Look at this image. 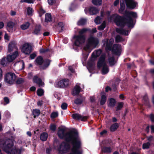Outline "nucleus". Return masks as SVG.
<instances>
[{
    "instance_id": "nucleus-62",
    "label": "nucleus",
    "mask_w": 154,
    "mask_h": 154,
    "mask_svg": "<svg viewBox=\"0 0 154 154\" xmlns=\"http://www.w3.org/2000/svg\"><path fill=\"white\" fill-rule=\"evenodd\" d=\"M143 100L147 102L148 101V98L147 95H145L143 98Z\"/></svg>"
},
{
    "instance_id": "nucleus-17",
    "label": "nucleus",
    "mask_w": 154,
    "mask_h": 154,
    "mask_svg": "<svg viewBox=\"0 0 154 154\" xmlns=\"http://www.w3.org/2000/svg\"><path fill=\"white\" fill-rule=\"evenodd\" d=\"M72 117L74 119L81 121H85L87 118L86 116H83L77 113L73 114Z\"/></svg>"
},
{
    "instance_id": "nucleus-6",
    "label": "nucleus",
    "mask_w": 154,
    "mask_h": 154,
    "mask_svg": "<svg viewBox=\"0 0 154 154\" xmlns=\"http://www.w3.org/2000/svg\"><path fill=\"white\" fill-rule=\"evenodd\" d=\"M72 147L71 149L72 152L67 154H82V150L80 149L81 143L80 140L72 142Z\"/></svg>"
},
{
    "instance_id": "nucleus-60",
    "label": "nucleus",
    "mask_w": 154,
    "mask_h": 154,
    "mask_svg": "<svg viewBox=\"0 0 154 154\" xmlns=\"http://www.w3.org/2000/svg\"><path fill=\"white\" fill-rule=\"evenodd\" d=\"M150 118L152 122H154V115L151 114L150 116Z\"/></svg>"
},
{
    "instance_id": "nucleus-64",
    "label": "nucleus",
    "mask_w": 154,
    "mask_h": 154,
    "mask_svg": "<svg viewBox=\"0 0 154 154\" xmlns=\"http://www.w3.org/2000/svg\"><path fill=\"white\" fill-rule=\"evenodd\" d=\"M119 3V0H116L114 3V5L115 6H117Z\"/></svg>"
},
{
    "instance_id": "nucleus-34",
    "label": "nucleus",
    "mask_w": 154,
    "mask_h": 154,
    "mask_svg": "<svg viewBox=\"0 0 154 154\" xmlns=\"http://www.w3.org/2000/svg\"><path fill=\"white\" fill-rule=\"evenodd\" d=\"M108 61L110 66H112L114 65L116 63L115 61V59L114 57H112L109 58Z\"/></svg>"
},
{
    "instance_id": "nucleus-23",
    "label": "nucleus",
    "mask_w": 154,
    "mask_h": 154,
    "mask_svg": "<svg viewBox=\"0 0 154 154\" xmlns=\"http://www.w3.org/2000/svg\"><path fill=\"white\" fill-rule=\"evenodd\" d=\"M99 12V10L96 8L91 7L89 9V12L91 15H94Z\"/></svg>"
},
{
    "instance_id": "nucleus-21",
    "label": "nucleus",
    "mask_w": 154,
    "mask_h": 154,
    "mask_svg": "<svg viewBox=\"0 0 154 154\" xmlns=\"http://www.w3.org/2000/svg\"><path fill=\"white\" fill-rule=\"evenodd\" d=\"M14 23L12 22H9L8 23L7 28L8 32H12L15 30V29L14 28Z\"/></svg>"
},
{
    "instance_id": "nucleus-22",
    "label": "nucleus",
    "mask_w": 154,
    "mask_h": 154,
    "mask_svg": "<svg viewBox=\"0 0 154 154\" xmlns=\"http://www.w3.org/2000/svg\"><path fill=\"white\" fill-rule=\"evenodd\" d=\"M101 98L100 100V105L104 104L106 101V93L104 92L101 93Z\"/></svg>"
},
{
    "instance_id": "nucleus-36",
    "label": "nucleus",
    "mask_w": 154,
    "mask_h": 154,
    "mask_svg": "<svg viewBox=\"0 0 154 154\" xmlns=\"http://www.w3.org/2000/svg\"><path fill=\"white\" fill-rule=\"evenodd\" d=\"M92 3L94 5L97 6H99L101 5L102 0H92Z\"/></svg>"
},
{
    "instance_id": "nucleus-43",
    "label": "nucleus",
    "mask_w": 154,
    "mask_h": 154,
    "mask_svg": "<svg viewBox=\"0 0 154 154\" xmlns=\"http://www.w3.org/2000/svg\"><path fill=\"white\" fill-rule=\"evenodd\" d=\"M102 19L100 17L97 16L94 20V21L97 24H99L102 21Z\"/></svg>"
},
{
    "instance_id": "nucleus-39",
    "label": "nucleus",
    "mask_w": 154,
    "mask_h": 154,
    "mask_svg": "<svg viewBox=\"0 0 154 154\" xmlns=\"http://www.w3.org/2000/svg\"><path fill=\"white\" fill-rule=\"evenodd\" d=\"M51 60H46L45 62L44 66L43 67V69H45L47 67L50 65Z\"/></svg>"
},
{
    "instance_id": "nucleus-31",
    "label": "nucleus",
    "mask_w": 154,
    "mask_h": 154,
    "mask_svg": "<svg viewBox=\"0 0 154 154\" xmlns=\"http://www.w3.org/2000/svg\"><path fill=\"white\" fill-rule=\"evenodd\" d=\"M48 135L47 133L43 132L40 135V139L43 141H46L48 138Z\"/></svg>"
},
{
    "instance_id": "nucleus-55",
    "label": "nucleus",
    "mask_w": 154,
    "mask_h": 154,
    "mask_svg": "<svg viewBox=\"0 0 154 154\" xmlns=\"http://www.w3.org/2000/svg\"><path fill=\"white\" fill-rule=\"evenodd\" d=\"M50 129L53 131H54L56 129V126L55 125H51L50 126Z\"/></svg>"
},
{
    "instance_id": "nucleus-59",
    "label": "nucleus",
    "mask_w": 154,
    "mask_h": 154,
    "mask_svg": "<svg viewBox=\"0 0 154 154\" xmlns=\"http://www.w3.org/2000/svg\"><path fill=\"white\" fill-rule=\"evenodd\" d=\"M4 100L6 103V104H8L9 102V99L7 97H6L4 98Z\"/></svg>"
},
{
    "instance_id": "nucleus-48",
    "label": "nucleus",
    "mask_w": 154,
    "mask_h": 154,
    "mask_svg": "<svg viewBox=\"0 0 154 154\" xmlns=\"http://www.w3.org/2000/svg\"><path fill=\"white\" fill-rule=\"evenodd\" d=\"M0 62L1 64L4 66L6 64L8 61L5 60V58L4 57L2 59Z\"/></svg>"
},
{
    "instance_id": "nucleus-28",
    "label": "nucleus",
    "mask_w": 154,
    "mask_h": 154,
    "mask_svg": "<svg viewBox=\"0 0 154 154\" xmlns=\"http://www.w3.org/2000/svg\"><path fill=\"white\" fill-rule=\"evenodd\" d=\"M102 151L105 153H110L112 151V149L109 147H104L102 148Z\"/></svg>"
},
{
    "instance_id": "nucleus-13",
    "label": "nucleus",
    "mask_w": 154,
    "mask_h": 154,
    "mask_svg": "<svg viewBox=\"0 0 154 154\" xmlns=\"http://www.w3.org/2000/svg\"><path fill=\"white\" fill-rule=\"evenodd\" d=\"M32 47L28 43H25L23 45L21 48V51L26 54H29L31 52Z\"/></svg>"
},
{
    "instance_id": "nucleus-63",
    "label": "nucleus",
    "mask_w": 154,
    "mask_h": 154,
    "mask_svg": "<svg viewBox=\"0 0 154 154\" xmlns=\"http://www.w3.org/2000/svg\"><path fill=\"white\" fill-rule=\"evenodd\" d=\"M4 38L5 39L7 40L8 41L9 40V36L7 34L5 33L4 36Z\"/></svg>"
},
{
    "instance_id": "nucleus-58",
    "label": "nucleus",
    "mask_w": 154,
    "mask_h": 154,
    "mask_svg": "<svg viewBox=\"0 0 154 154\" xmlns=\"http://www.w3.org/2000/svg\"><path fill=\"white\" fill-rule=\"evenodd\" d=\"M36 56V55L35 54L33 53L30 55V57L31 59H33L35 58Z\"/></svg>"
},
{
    "instance_id": "nucleus-18",
    "label": "nucleus",
    "mask_w": 154,
    "mask_h": 154,
    "mask_svg": "<svg viewBox=\"0 0 154 154\" xmlns=\"http://www.w3.org/2000/svg\"><path fill=\"white\" fill-rule=\"evenodd\" d=\"M116 31L119 34L125 35H128L130 32L128 30H125L122 28H116Z\"/></svg>"
},
{
    "instance_id": "nucleus-12",
    "label": "nucleus",
    "mask_w": 154,
    "mask_h": 154,
    "mask_svg": "<svg viewBox=\"0 0 154 154\" xmlns=\"http://www.w3.org/2000/svg\"><path fill=\"white\" fill-rule=\"evenodd\" d=\"M69 83V81L68 79H64L57 82L55 85L56 87L61 88L67 86Z\"/></svg>"
},
{
    "instance_id": "nucleus-3",
    "label": "nucleus",
    "mask_w": 154,
    "mask_h": 154,
    "mask_svg": "<svg viewBox=\"0 0 154 154\" xmlns=\"http://www.w3.org/2000/svg\"><path fill=\"white\" fill-rule=\"evenodd\" d=\"M113 16H115L114 21L117 26L123 27L126 25L128 27H133V20L131 17L124 18L116 14L112 15L111 17Z\"/></svg>"
},
{
    "instance_id": "nucleus-20",
    "label": "nucleus",
    "mask_w": 154,
    "mask_h": 154,
    "mask_svg": "<svg viewBox=\"0 0 154 154\" xmlns=\"http://www.w3.org/2000/svg\"><path fill=\"white\" fill-rule=\"evenodd\" d=\"M80 84L77 83L75 86L72 92V94L73 95L78 94L80 91V87L79 86Z\"/></svg>"
},
{
    "instance_id": "nucleus-42",
    "label": "nucleus",
    "mask_w": 154,
    "mask_h": 154,
    "mask_svg": "<svg viewBox=\"0 0 154 154\" xmlns=\"http://www.w3.org/2000/svg\"><path fill=\"white\" fill-rule=\"evenodd\" d=\"M37 93L38 96H41L43 94L44 91L42 89H39L37 90Z\"/></svg>"
},
{
    "instance_id": "nucleus-49",
    "label": "nucleus",
    "mask_w": 154,
    "mask_h": 154,
    "mask_svg": "<svg viewBox=\"0 0 154 154\" xmlns=\"http://www.w3.org/2000/svg\"><path fill=\"white\" fill-rule=\"evenodd\" d=\"M24 82V80L23 78H20L17 79L16 81V83L17 84H21Z\"/></svg>"
},
{
    "instance_id": "nucleus-61",
    "label": "nucleus",
    "mask_w": 154,
    "mask_h": 154,
    "mask_svg": "<svg viewBox=\"0 0 154 154\" xmlns=\"http://www.w3.org/2000/svg\"><path fill=\"white\" fill-rule=\"evenodd\" d=\"M68 70L70 71L71 73H73L74 72V70L72 68L71 66H69Z\"/></svg>"
},
{
    "instance_id": "nucleus-14",
    "label": "nucleus",
    "mask_w": 154,
    "mask_h": 154,
    "mask_svg": "<svg viewBox=\"0 0 154 154\" xmlns=\"http://www.w3.org/2000/svg\"><path fill=\"white\" fill-rule=\"evenodd\" d=\"M8 51L10 53L12 51H14L13 53H18V49L16 46V44L14 42H10L8 47Z\"/></svg>"
},
{
    "instance_id": "nucleus-33",
    "label": "nucleus",
    "mask_w": 154,
    "mask_h": 154,
    "mask_svg": "<svg viewBox=\"0 0 154 154\" xmlns=\"http://www.w3.org/2000/svg\"><path fill=\"white\" fill-rule=\"evenodd\" d=\"M51 20V14L47 13L45 15V21L46 22H50Z\"/></svg>"
},
{
    "instance_id": "nucleus-8",
    "label": "nucleus",
    "mask_w": 154,
    "mask_h": 154,
    "mask_svg": "<svg viewBox=\"0 0 154 154\" xmlns=\"http://www.w3.org/2000/svg\"><path fill=\"white\" fill-rule=\"evenodd\" d=\"M70 147L69 144L63 142L61 143L58 150L61 154H64L69 151Z\"/></svg>"
},
{
    "instance_id": "nucleus-11",
    "label": "nucleus",
    "mask_w": 154,
    "mask_h": 154,
    "mask_svg": "<svg viewBox=\"0 0 154 154\" xmlns=\"http://www.w3.org/2000/svg\"><path fill=\"white\" fill-rule=\"evenodd\" d=\"M125 2L127 7L131 9L135 8L137 5V3L134 0H124Z\"/></svg>"
},
{
    "instance_id": "nucleus-45",
    "label": "nucleus",
    "mask_w": 154,
    "mask_h": 154,
    "mask_svg": "<svg viewBox=\"0 0 154 154\" xmlns=\"http://www.w3.org/2000/svg\"><path fill=\"white\" fill-rule=\"evenodd\" d=\"M90 30V29L87 28H84L81 30L79 32V33L81 35L86 32L87 31Z\"/></svg>"
},
{
    "instance_id": "nucleus-1",
    "label": "nucleus",
    "mask_w": 154,
    "mask_h": 154,
    "mask_svg": "<svg viewBox=\"0 0 154 154\" xmlns=\"http://www.w3.org/2000/svg\"><path fill=\"white\" fill-rule=\"evenodd\" d=\"M114 41V39L112 38H111L109 40L108 39H106L102 41V43L103 46H105V49L106 50H111L112 53L120 55L121 51V46L119 44H114L112 48Z\"/></svg>"
},
{
    "instance_id": "nucleus-5",
    "label": "nucleus",
    "mask_w": 154,
    "mask_h": 154,
    "mask_svg": "<svg viewBox=\"0 0 154 154\" xmlns=\"http://www.w3.org/2000/svg\"><path fill=\"white\" fill-rule=\"evenodd\" d=\"M105 58L106 54H102L99 58L97 64V67L99 68L103 66L101 71V73L103 75L106 74L109 71V67L106 64L105 61Z\"/></svg>"
},
{
    "instance_id": "nucleus-32",
    "label": "nucleus",
    "mask_w": 154,
    "mask_h": 154,
    "mask_svg": "<svg viewBox=\"0 0 154 154\" xmlns=\"http://www.w3.org/2000/svg\"><path fill=\"white\" fill-rule=\"evenodd\" d=\"M119 127L117 123H115L112 125L110 127V130L111 131H116Z\"/></svg>"
},
{
    "instance_id": "nucleus-56",
    "label": "nucleus",
    "mask_w": 154,
    "mask_h": 154,
    "mask_svg": "<svg viewBox=\"0 0 154 154\" xmlns=\"http://www.w3.org/2000/svg\"><path fill=\"white\" fill-rule=\"evenodd\" d=\"M147 140L149 141H151L154 140V138L152 136H150L147 137Z\"/></svg>"
},
{
    "instance_id": "nucleus-41",
    "label": "nucleus",
    "mask_w": 154,
    "mask_h": 154,
    "mask_svg": "<svg viewBox=\"0 0 154 154\" xmlns=\"http://www.w3.org/2000/svg\"><path fill=\"white\" fill-rule=\"evenodd\" d=\"M115 41L117 42H121L123 40V39L119 35H117L115 38Z\"/></svg>"
},
{
    "instance_id": "nucleus-38",
    "label": "nucleus",
    "mask_w": 154,
    "mask_h": 154,
    "mask_svg": "<svg viewBox=\"0 0 154 154\" xmlns=\"http://www.w3.org/2000/svg\"><path fill=\"white\" fill-rule=\"evenodd\" d=\"M106 27V22L105 21L103 22L102 24L98 27V29L100 30H103Z\"/></svg>"
},
{
    "instance_id": "nucleus-16",
    "label": "nucleus",
    "mask_w": 154,
    "mask_h": 154,
    "mask_svg": "<svg viewBox=\"0 0 154 154\" xmlns=\"http://www.w3.org/2000/svg\"><path fill=\"white\" fill-rule=\"evenodd\" d=\"M32 81L33 82L37 84L39 87L43 86L44 85V83L42 82V79L36 75L34 77Z\"/></svg>"
},
{
    "instance_id": "nucleus-24",
    "label": "nucleus",
    "mask_w": 154,
    "mask_h": 154,
    "mask_svg": "<svg viewBox=\"0 0 154 154\" xmlns=\"http://www.w3.org/2000/svg\"><path fill=\"white\" fill-rule=\"evenodd\" d=\"M44 61L43 59L41 56L38 57L35 59V62L36 65H41Z\"/></svg>"
},
{
    "instance_id": "nucleus-4",
    "label": "nucleus",
    "mask_w": 154,
    "mask_h": 154,
    "mask_svg": "<svg viewBox=\"0 0 154 154\" xmlns=\"http://www.w3.org/2000/svg\"><path fill=\"white\" fill-rule=\"evenodd\" d=\"M2 145V148L6 153L9 154L15 153L16 149L14 146L13 141L10 139L6 141L0 140V145Z\"/></svg>"
},
{
    "instance_id": "nucleus-40",
    "label": "nucleus",
    "mask_w": 154,
    "mask_h": 154,
    "mask_svg": "<svg viewBox=\"0 0 154 154\" xmlns=\"http://www.w3.org/2000/svg\"><path fill=\"white\" fill-rule=\"evenodd\" d=\"M150 143L149 142L144 143L143 144L142 147L143 149H147L149 148Z\"/></svg>"
},
{
    "instance_id": "nucleus-53",
    "label": "nucleus",
    "mask_w": 154,
    "mask_h": 154,
    "mask_svg": "<svg viewBox=\"0 0 154 154\" xmlns=\"http://www.w3.org/2000/svg\"><path fill=\"white\" fill-rule=\"evenodd\" d=\"M58 26L59 27L61 28V30H62L63 29L64 24L62 22H59L58 23Z\"/></svg>"
},
{
    "instance_id": "nucleus-30",
    "label": "nucleus",
    "mask_w": 154,
    "mask_h": 154,
    "mask_svg": "<svg viewBox=\"0 0 154 154\" xmlns=\"http://www.w3.org/2000/svg\"><path fill=\"white\" fill-rule=\"evenodd\" d=\"M86 21V19L82 18L78 21L77 24L79 26L83 25L85 24Z\"/></svg>"
},
{
    "instance_id": "nucleus-19",
    "label": "nucleus",
    "mask_w": 154,
    "mask_h": 154,
    "mask_svg": "<svg viewBox=\"0 0 154 154\" xmlns=\"http://www.w3.org/2000/svg\"><path fill=\"white\" fill-rule=\"evenodd\" d=\"M102 51L99 49L94 51L92 54L91 59L94 60L101 54Z\"/></svg>"
},
{
    "instance_id": "nucleus-50",
    "label": "nucleus",
    "mask_w": 154,
    "mask_h": 154,
    "mask_svg": "<svg viewBox=\"0 0 154 154\" xmlns=\"http://www.w3.org/2000/svg\"><path fill=\"white\" fill-rule=\"evenodd\" d=\"M123 104L121 102L118 103V105L116 107V110H120L123 107Z\"/></svg>"
},
{
    "instance_id": "nucleus-54",
    "label": "nucleus",
    "mask_w": 154,
    "mask_h": 154,
    "mask_svg": "<svg viewBox=\"0 0 154 154\" xmlns=\"http://www.w3.org/2000/svg\"><path fill=\"white\" fill-rule=\"evenodd\" d=\"M49 51V49H44L43 48L41 49L40 50V52L41 53H44Z\"/></svg>"
},
{
    "instance_id": "nucleus-35",
    "label": "nucleus",
    "mask_w": 154,
    "mask_h": 154,
    "mask_svg": "<svg viewBox=\"0 0 154 154\" xmlns=\"http://www.w3.org/2000/svg\"><path fill=\"white\" fill-rule=\"evenodd\" d=\"M32 113L34 116V118H35L36 116H38L40 114V111L38 109H33Z\"/></svg>"
},
{
    "instance_id": "nucleus-52",
    "label": "nucleus",
    "mask_w": 154,
    "mask_h": 154,
    "mask_svg": "<svg viewBox=\"0 0 154 154\" xmlns=\"http://www.w3.org/2000/svg\"><path fill=\"white\" fill-rule=\"evenodd\" d=\"M82 102V100L79 99H76L75 101V103L77 105L81 104Z\"/></svg>"
},
{
    "instance_id": "nucleus-46",
    "label": "nucleus",
    "mask_w": 154,
    "mask_h": 154,
    "mask_svg": "<svg viewBox=\"0 0 154 154\" xmlns=\"http://www.w3.org/2000/svg\"><path fill=\"white\" fill-rule=\"evenodd\" d=\"M58 112H52L51 115L52 118H54L58 116Z\"/></svg>"
},
{
    "instance_id": "nucleus-37",
    "label": "nucleus",
    "mask_w": 154,
    "mask_h": 154,
    "mask_svg": "<svg viewBox=\"0 0 154 154\" xmlns=\"http://www.w3.org/2000/svg\"><path fill=\"white\" fill-rule=\"evenodd\" d=\"M125 9V5L124 3H121L120 8L119 9V12L121 14L124 13V11Z\"/></svg>"
},
{
    "instance_id": "nucleus-29",
    "label": "nucleus",
    "mask_w": 154,
    "mask_h": 154,
    "mask_svg": "<svg viewBox=\"0 0 154 154\" xmlns=\"http://www.w3.org/2000/svg\"><path fill=\"white\" fill-rule=\"evenodd\" d=\"M30 25V23L29 22H27L21 25L20 26V28L22 30L26 29L29 27Z\"/></svg>"
},
{
    "instance_id": "nucleus-27",
    "label": "nucleus",
    "mask_w": 154,
    "mask_h": 154,
    "mask_svg": "<svg viewBox=\"0 0 154 154\" xmlns=\"http://www.w3.org/2000/svg\"><path fill=\"white\" fill-rule=\"evenodd\" d=\"M125 14L127 16H131L134 17L135 18L137 17L136 13L133 11H125Z\"/></svg>"
},
{
    "instance_id": "nucleus-7",
    "label": "nucleus",
    "mask_w": 154,
    "mask_h": 154,
    "mask_svg": "<svg viewBox=\"0 0 154 154\" xmlns=\"http://www.w3.org/2000/svg\"><path fill=\"white\" fill-rule=\"evenodd\" d=\"M99 42V40L98 38L93 36H90L88 39L87 43L84 47V49L86 51L92 46L96 47Z\"/></svg>"
},
{
    "instance_id": "nucleus-44",
    "label": "nucleus",
    "mask_w": 154,
    "mask_h": 154,
    "mask_svg": "<svg viewBox=\"0 0 154 154\" xmlns=\"http://www.w3.org/2000/svg\"><path fill=\"white\" fill-rule=\"evenodd\" d=\"M33 12V10L32 8L30 7H28L27 8V14L28 15H32Z\"/></svg>"
},
{
    "instance_id": "nucleus-25",
    "label": "nucleus",
    "mask_w": 154,
    "mask_h": 154,
    "mask_svg": "<svg viewBox=\"0 0 154 154\" xmlns=\"http://www.w3.org/2000/svg\"><path fill=\"white\" fill-rule=\"evenodd\" d=\"M116 103V102L115 99L111 98L109 100L108 104V106L110 107H113L115 106Z\"/></svg>"
},
{
    "instance_id": "nucleus-47",
    "label": "nucleus",
    "mask_w": 154,
    "mask_h": 154,
    "mask_svg": "<svg viewBox=\"0 0 154 154\" xmlns=\"http://www.w3.org/2000/svg\"><path fill=\"white\" fill-rule=\"evenodd\" d=\"M35 1V0H21L22 2H26L29 4L33 3Z\"/></svg>"
},
{
    "instance_id": "nucleus-57",
    "label": "nucleus",
    "mask_w": 154,
    "mask_h": 154,
    "mask_svg": "<svg viewBox=\"0 0 154 154\" xmlns=\"http://www.w3.org/2000/svg\"><path fill=\"white\" fill-rule=\"evenodd\" d=\"M54 0H48V4L50 5H52L54 2Z\"/></svg>"
},
{
    "instance_id": "nucleus-26",
    "label": "nucleus",
    "mask_w": 154,
    "mask_h": 154,
    "mask_svg": "<svg viewBox=\"0 0 154 154\" xmlns=\"http://www.w3.org/2000/svg\"><path fill=\"white\" fill-rule=\"evenodd\" d=\"M41 30V26L40 25L36 26L35 27V29L33 32V33L34 34L38 35L40 33Z\"/></svg>"
},
{
    "instance_id": "nucleus-9",
    "label": "nucleus",
    "mask_w": 154,
    "mask_h": 154,
    "mask_svg": "<svg viewBox=\"0 0 154 154\" xmlns=\"http://www.w3.org/2000/svg\"><path fill=\"white\" fill-rule=\"evenodd\" d=\"M16 78V75L14 73L8 72L6 74L5 81V82L11 85L14 83Z\"/></svg>"
},
{
    "instance_id": "nucleus-51",
    "label": "nucleus",
    "mask_w": 154,
    "mask_h": 154,
    "mask_svg": "<svg viewBox=\"0 0 154 154\" xmlns=\"http://www.w3.org/2000/svg\"><path fill=\"white\" fill-rule=\"evenodd\" d=\"M61 108L63 110L66 109L67 107V104L65 103H63L61 106Z\"/></svg>"
},
{
    "instance_id": "nucleus-15",
    "label": "nucleus",
    "mask_w": 154,
    "mask_h": 154,
    "mask_svg": "<svg viewBox=\"0 0 154 154\" xmlns=\"http://www.w3.org/2000/svg\"><path fill=\"white\" fill-rule=\"evenodd\" d=\"M18 53L16 52L13 53L11 55H8L7 56V59L8 62H11L14 60L18 56Z\"/></svg>"
},
{
    "instance_id": "nucleus-10",
    "label": "nucleus",
    "mask_w": 154,
    "mask_h": 154,
    "mask_svg": "<svg viewBox=\"0 0 154 154\" xmlns=\"http://www.w3.org/2000/svg\"><path fill=\"white\" fill-rule=\"evenodd\" d=\"M73 38L75 40L74 44L77 46H79L83 43L85 39L84 35H74Z\"/></svg>"
},
{
    "instance_id": "nucleus-2",
    "label": "nucleus",
    "mask_w": 154,
    "mask_h": 154,
    "mask_svg": "<svg viewBox=\"0 0 154 154\" xmlns=\"http://www.w3.org/2000/svg\"><path fill=\"white\" fill-rule=\"evenodd\" d=\"M65 130L63 129H60L57 134L59 137L61 139H64L67 142H75L80 140L77 133L73 131H70L64 133Z\"/></svg>"
}]
</instances>
